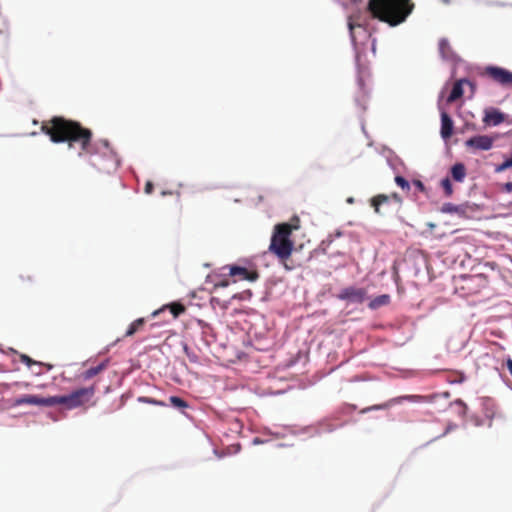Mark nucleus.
Here are the masks:
<instances>
[{"instance_id":"1","label":"nucleus","mask_w":512,"mask_h":512,"mask_svg":"<svg viewBox=\"0 0 512 512\" xmlns=\"http://www.w3.org/2000/svg\"><path fill=\"white\" fill-rule=\"evenodd\" d=\"M41 131L49 136L53 143L67 142L70 148L78 143L80 145V156L95 152L91 143L92 131L83 127L77 121L62 116H54L42 122Z\"/></svg>"},{"instance_id":"2","label":"nucleus","mask_w":512,"mask_h":512,"mask_svg":"<svg viewBox=\"0 0 512 512\" xmlns=\"http://www.w3.org/2000/svg\"><path fill=\"white\" fill-rule=\"evenodd\" d=\"M413 8L411 0H369L367 3V11L372 18L391 26L404 22Z\"/></svg>"},{"instance_id":"3","label":"nucleus","mask_w":512,"mask_h":512,"mask_svg":"<svg viewBox=\"0 0 512 512\" xmlns=\"http://www.w3.org/2000/svg\"><path fill=\"white\" fill-rule=\"evenodd\" d=\"M291 235L290 227L286 223L275 225L268 248L269 252L274 254L279 260L290 258L294 249Z\"/></svg>"},{"instance_id":"4","label":"nucleus","mask_w":512,"mask_h":512,"mask_svg":"<svg viewBox=\"0 0 512 512\" xmlns=\"http://www.w3.org/2000/svg\"><path fill=\"white\" fill-rule=\"evenodd\" d=\"M94 394V386L79 388L68 395L51 396L52 406L64 405L68 410L76 409L89 402Z\"/></svg>"},{"instance_id":"5","label":"nucleus","mask_w":512,"mask_h":512,"mask_svg":"<svg viewBox=\"0 0 512 512\" xmlns=\"http://www.w3.org/2000/svg\"><path fill=\"white\" fill-rule=\"evenodd\" d=\"M482 76L503 88L512 89V72L505 68L487 65L482 69Z\"/></svg>"},{"instance_id":"6","label":"nucleus","mask_w":512,"mask_h":512,"mask_svg":"<svg viewBox=\"0 0 512 512\" xmlns=\"http://www.w3.org/2000/svg\"><path fill=\"white\" fill-rule=\"evenodd\" d=\"M482 409L484 410L485 418L487 419V425L493 426L494 422L503 423L505 417L500 411L496 401L491 397H482Z\"/></svg>"},{"instance_id":"7","label":"nucleus","mask_w":512,"mask_h":512,"mask_svg":"<svg viewBox=\"0 0 512 512\" xmlns=\"http://www.w3.org/2000/svg\"><path fill=\"white\" fill-rule=\"evenodd\" d=\"M482 122L486 127H496L503 123H512V121L509 120L508 114L502 112L499 108L492 106L486 107L484 109V116L482 118Z\"/></svg>"},{"instance_id":"8","label":"nucleus","mask_w":512,"mask_h":512,"mask_svg":"<svg viewBox=\"0 0 512 512\" xmlns=\"http://www.w3.org/2000/svg\"><path fill=\"white\" fill-rule=\"evenodd\" d=\"M229 276L236 278L234 282L240 280H247L249 282H254L259 278V273L257 270H249L245 267L230 265L229 267Z\"/></svg>"},{"instance_id":"9","label":"nucleus","mask_w":512,"mask_h":512,"mask_svg":"<svg viewBox=\"0 0 512 512\" xmlns=\"http://www.w3.org/2000/svg\"><path fill=\"white\" fill-rule=\"evenodd\" d=\"M383 201H391V203L395 205V208L397 210L401 208L403 202L401 196L397 193H392L391 195H376L371 199V206L378 214L381 213V206H383Z\"/></svg>"},{"instance_id":"10","label":"nucleus","mask_w":512,"mask_h":512,"mask_svg":"<svg viewBox=\"0 0 512 512\" xmlns=\"http://www.w3.org/2000/svg\"><path fill=\"white\" fill-rule=\"evenodd\" d=\"M37 405L43 407H52L51 396L50 397H41L38 395H23L14 400V406H22V405Z\"/></svg>"},{"instance_id":"11","label":"nucleus","mask_w":512,"mask_h":512,"mask_svg":"<svg viewBox=\"0 0 512 512\" xmlns=\"http://www.w3.org/2000/svg\"><path fill=\"white\" fill-rule=\"evenodd\" d=\"M366 297V290L363 288L346 287L338 295L341 300H348L355 303H362Z\"/></svg>"},{"instance_id":"12","label":"nucleus","mask_w":512,"mask_h":512,"mask_svg":"<svg viewBox=\"0 0 512 512\" xmlns=\"http://www.w3.org/2000/svg\"><path fill=\"white\" fill-rule=\"evenodd\" d=\"M167 308L170 310V313L172 314L173 319H176L180 314L184 313L186 310V308L183 304L172 303L170 305L163 306L161 309L155 310L151 314V317L155 318L156 316H158L160 313H162Z\"/></svg>"},{"instance_id":"13","label":"nucleus","mask_w":512,"mask_h":512,"mask_svg":"<svg viewBox=\"0 0 512 512\" xmlns=\"http://www.w3.org/2000/svg\"><path fill=\"white\" fill-rule=\"evenodd\" d=\"M453 133V121L446 112L441 113V136L444 139L451 137Z\"/></svg>"},{"instance_id":"14","label":"nucleus","mask_w":512,"mask_h":512,"mask_svg":"<svg viewBox=\"0 0 512 512\" xmlns=\"http://www.w3.org/2000/svg\"><path fill=\"white\" fill-rule=\"evenodd\" d=\"M348 27L350 30V36L353 41V43H356V34L355 29H361L364 33H366V29L364 28V24L360 20V16L353 14L350 15L348 18Z\"/></svg>"},{"instance_id":"15","label":"nucleus","mask_w":512,"mask_h":512,"mask_svg":"<svg viewBox=\"0 0 512 512\" xmlns=\"http://www.w3.org/2000/svg\"><path fill=\"white\" fill-rule=\"evenodd\" d=\"M469 84L467 80H459L454 83L452 90L447 98L448 103H452L463 95V85Z\"/></svg>"},{"instance_id":"16","label":"nucleus","mask_w":512,"mask_h":512,"mask_svg":"<svg viewBox=\"0 0 512 512\" xmlns=\"http://www.w3.org/2000/svg\"><path fill=\"white\" fill-rule=\"evenodd\" d=\"M146 323V319L141 317L136 320H134L127 328L125 334L123 335V338L132 337L136 333L143 330V327Z\"/></svg>"},{"instance_id":"17","label":"nucleus","mask_w":512,"mask_h":512,"mask_svg":"<svg viewBox=\"0 0 512 512\" xmlns=\"http://www.w3.org/2000/svg\"><path fill=\"white\" fill-rule=\"evenodd\" d=\"M466 175L465 166L462 163H456L451 168V176L457 182H462Z\"/></svg>"},{"instance_id":"18","label":"nucleus","mask_w":512,"mask_h":512,"mask_svg":"<svg viewBox=\"0 0 512 512\" xmlns=\"http://www.w3.org/2000/svg\"><path fill=\"white\" fill-rule=\"evenodd\" d=\"M389 303H390V296L387 294H383V295L377 296L373 300H371L369 303V308L378 309L382 306L388 305Z\"/></svg>"},{"instance_id":"19","label":"nucleus","mask_w":512,"mask_h":512,"mask_svg":"<svg viewBox=\"0 0 512 512\" xmlns=\"http://www.w3.org/2000/svg\"><path fill=\"white\" fill-rule=\"evenodd\" d=\"M105 367L106 365L104 363H101L95 367H91L83 373V378L86 380L91 379L97 374H99L102 370H104Z\"/></svg>"},{"instance_id":"20","label":"nucleus","mask_w":512,"mask_h":512,"mask_svg":"<svg viewBox=\"0 0 512 512\" xmlns=\"http://www.w3.org/2000/svg\"><path fill=\"white\" fill-rule=\"evenodd\" d=\"M170 404L177 409H185L189 407V404L178 396H171L169 398Z\"/></svg>"},{"instance_id":"21","label":"nucleus","mask_w":512,"mask_h":512,"mask_svg":"<svg viewBox=\"0 0 512 512\" xmlns=\"http://www.w3.org/2000/svg\"><path fill=\"white\" fill-rule=\"evenodd\" d=\"M440 186L443 189L444 195L449 197L453 193L452 183L448 177L440 181Z\"/></svg>"},{"instance_id":"22","label":"nucleus","mask_w":512,"mask_h":512,"mask_svg":"<svg viewBox=\"0 0 512 512\" xmlns=\"http://www.w3.org/2000/svg\"><path fill=\"white\" fill-rule=\"evenodd\" d=\"M439 51L444 58L448 57V52L450 51V46L446 39H441L439 41Z\"/></svg>"},{"instance_id":"23","label":"nucleus","mask_w":512,"mask_h":512,"mask_svg":"<svg viewBox=\"0 0 512 512\" xmlns=\"http://www.w3.org/2000/svg\"><path fill=\"white\" fill-rule=\"evenodd\" d=\"M396 184L401 187L403 190L409 191L410 190V184L409 182L402 176L397 175L395 177Z\"/></svg>"},{"instance_id":"24","label":"nucleus","mask_w":512,"mask_h":512,"mask_svg":"<svg viewBox=\"0 0 512 512\" xmlns=\"http://www.w3.org/2000/svg\"><path fill=\"white\" fill-rule=\"evenodd\" d=\"M138 401L142 402V403H148V404H152V405H157V406H165L166 405L162 401H159V400H156V399L150 398V397H145V396L139 397Z\"/></svg>"},{"instance_id":"25","label":"nucleus","mask_w":512,"mask_h":512,"mask_svg":"<svg viewBox=\"0 0 512 512\" xmlns=\"http://www.w3.org/2000/svg\"><path fill=\"white\" fill-rule=\"evenodd\" d=\"M290 227V233L300 228V219L298 216H293L290 222L286 223Z\"/></svg>"},{"instance_id":"26","label":"nucleus","mask_w":512,"mask_h":512,"mask_svg":"<svg viewBox=\"0 0 512 512\" xmlns=\"http://www.w3.org/2000/svg\"><path fill=\"white\" fill-rule=\"evenodd\" d=\"M494 138L482 135V150H488L493 145Z\"/></svg>"},{"instance_id":"27","label":"nucleus","mask_w":512,"mask_h":512,"mask_svg":"<svg viewBox=\"0 0 512 512\" xmlns=\"http://www.w3.org/2000/svg\"><path fill=\"white\" fill-rule=\"evenodd\" d=\"M511 167H512V157L506 159L502 164L497 166L496 171L497 172H501V171H504V170H506L508 168H511Z\"/></svg>"},{"instance_id":"28","label":"nucleus","mask_w":512,"mask_h":512,"mask_svg":"<svg viewBox=\"0 0 512 512\" xmlns=\"http://www.w3.org/2000/svg\"><path fill=\"white\" fill-rule=\"evenodd\" d=\"M428 398L429 397H427V396H421V395H408V396L404 397V399L413 401V402L426 401V400H428Z\"/></svg>"},{"instance_id":"29","label":"nucleus","mask_w":512,"mask_h":512,"mask_svg":"<svg viewBox=\"0 0 512 512\" xmlns=\"http://www.w3.org/2000/svg\"><path fill=\"white\" fill-rule=\"evenodd\" d=\"M280 262L283 264V267L286 271H292L296 268V265L290 260V258L280 260Z\"/></svg>"},{"instance_id":"30","label":"nucleus","mask_w":512,"mask_h":512,"mask_svg":"<svg viewBox=\"0 0 512 512\" xmlns=\"http://www.w3.org/2000/svg\"><path fill=\"white\" fill-rule=\"evenodd\" d=\"M466 144L468 146H473L475 148H480V136H474L473 138L469 139Z\"/></svg>"},{"instance_id":"31","label":"nucleus","mask_w":512,"mask_h":512,"mask_svg":"<svg viewBox=\"0 0 512 512\" xmlns=\"http://www.w3.org/2000/svg\"><path fill=\"white\" fill-rule=\"evenodd\" d=\"M20 360L22 363L26 364L27 366H31L33 364H38V362L34 361L33 359H31L28 355H25V354H22L20 356Z\"/></svg>"},{"instance_id":"32","label":"nucleus","mask_w":512,"mask_h":512,"mask_svg":"<svg viewBox=\"0 0 512 512\" xmlns=\"http://www.w3.org/2000/svg\"><path fill=\"white\" fill-rule=\"evenodd\" d=\"M153 189H154V186H153V183L148 181L146 184H145V187H144V191L145 193L147 194H151L153 192Z\"/></svg>"},{"instance_id":"33","label":"nucleus","mask_w":512,"mask_h":512,"mask_svg":"<svg viewBox=\"0 0 512 512\" xmlns=\"http://www.w3.org/2000/svg\"><path fill=\"white\" fill-rule=\"evenodd\" d=\"M229 284H230V283H229V280H227V279H223V280H221V281H219V282H217V283L215 284V288H218V287H227Z\"/></svg>"},{"instance_id":"34","label":"nucleus","mask_w":512,"mask_h":512,"mask_svg":"<svg viewBox=\"0 0 512 512\" xmlns=\"http://www.w3.org/2000/svg\"><path fill=\"white\" fill-rule=\"evenodd\" d=\"M504 187L507 192H512V182H507Z\"/></svg>"},{"instance_id":"35","label":"nucleus","mask_w":512,"mask_h":512,"mask_svg":"<svg viewBox=\"0 0 512 512\" xmlns=\"http://www.w3.org/2000/svg\"><path fill=\"white\" fill-rule=\"evenodd\" d=\"M415 185L421 190L423 191L424 190V185L421 181L417 180L415 181Z\"/></svg>"},{"instance_id":"36","label":"nucleus","mask_w":512,"mask_h":512,"mask_svg":"<svg viewBox=\"0 0 512 512\" xmlns=\"http://www.w3.org/2000/svg\"><path fill=\"white\" fill-rule=\"evenodd\" d=\"M507 368L509 370L510 375L512 376V360L511 359H509L507 361Z\"/></svg>"},{"instance_id":"37","label":"nucleus","mask_w":512,"mask_h":512,"mask_svg":"<svg viewBox=\"0 0 512 512\" xmlns=\"http://www.w3.org/2000/svg\"><path fill=\"white\" fill-rule=\"evenodd\" d=\"M100 144H102L106 148H108V146H109V142L107 140H101Z\"/></svg>"},{"instance_id":"38","label":"nucleus","mask_w":512,"mask_h":512,"mask_svg":"<svg viewBox=\"0 0 512 512\" xmlns=\"http://www.w3.org/2000/svg\"><path fill=\"white\" fill-rule=\"evenodd\" d=\"M20 277H21L22 280H25V279H27L28 281L32 280L31 276H26V277L20 276Z\"/></svg>"},{"instance_id":"39","label":"nucleus","mask_w":512,"mask_h":512,"mask_svg":"<svg viewBox=\"0 0 512 512\" xmlns=\"http://www.w3.org/2000/svg\"><path fill=\"white\" fill-rule=\"evenodd\" d=\"M392 204L391 201H383V205Z\"/></svg>"}]
</instances>
